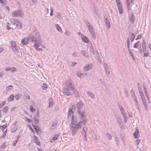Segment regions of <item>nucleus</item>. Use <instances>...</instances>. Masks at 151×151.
<instances>
[{"label":"nucleus","mask_w":151,"mask_h":151,"mask_svg":"<svg viewBox=\"0 0 151 151\" xmlns=\"http://www.w3.org/2000/svg\"><path fill=\"white\" fill-rule=\"evenodd\" d=\"M17 129V127H15L12 129L11 132L12 133H14L16 131Z\"/></svg>","instance_id":"nucleus-47"},{"label":"nucleus","mask_w":151,"mask_h":151,"mask_svg":"<svg viewBox=\"0 0 151 151\" xmlns=\"http://www.w3.org/2000/svg\"><path fill=\"white\" fill-rule=\"evenodd\" d=\"M103 65L104 67L105 70L107 69H109V67H108V65L106 63H104Z\"/></svg>","instance_id":"nucleus-48"},{"label":"nucleus","mask_w":151,"mask_h":151,"mask_svg":"<svg viewBox=\"0 0 151 151\" xmlns=\"http://www.w3.org/2000/svg\"><path fill=\"white\" fill-rule=\"evenodd\" d=\"M135 38V36L134 33H132V34L131 36L130 37V40L131 42H132Z\"/></svg>","instance_id":"nucleus-38"},{"label":"nucleus","mask_w":151,"mask_h":151,"mask_svg":"<svg viewBox=\"0 0 151 151\" xmlns=\"http://www.w3.org/2000/svg\"><path fill=\"white\" fill-rule=\"evenodd\" d=\"M84 105V104L81 101L78 103L76 104L77 112L79 114V118L81 119H86L87 116L85 110L82 109Z\"/></svg>","instance_id":"nucleus-3"},{"label":"nucleus","mask_w":151,"mask_h":151,"mask_svg":"<svg viewBox=\"0 0 151 151\" xmlns=\"http://www.w3.org/2000/svg\"><path fill=\"white\" fill-rule=\"evenodd\" d=\"M14 96L13 94L11 95L8 99V101L10 102L14 100Z\"/></svg>","instance_id":"nucleus-28"},{"label":"nucleus","mask_w":151,"mask_h":151,"mask_svg":"<svg viewBox=\"0 0 151 151\" xmlns=\"http://www.w3.org/2000/svg\"><path fill=\"white\" fill-rule=\"evenodd\" d=\"M14 29V27H12V28L11 27H9V26L7 25L6 27V29L9 30V29Z\"/></svg>","instance_id":"nucleus-61"},{"label":"nucleus","mask_w":151,"mask_h":151,"mask_svg":"<svg viewBox=\"0 0 151 151\" xmlns=\"http://www.w3.org/2000/svg\"><path fill=\"white\" fill-rule=\"evenodd\" d=\"M71 91L76 96L78 95L77 91L74 87V85L69 81L65 83V87L63 88V93L67 96H70L72 95Z\"/></svg>","instance_id":"nucleus-2"},{"label":"nucleus","mask_w":151,"mask_h":151,"mask_svg":"<svg viewBox=\"0 0 151 151\" xmlns=\"http://www.w3.org/2000/svg\"><path fill=\"white\" fill-rule=\"evenodd\" d=\"M86 93L92 99H95L96 98L95 95L91 92L89 91H86Z\"/></svg>","instance_id":"nucleus-14"},{"label":"nucleus","mask_w":151,"mask_h":151,"mask_svg":"<svg viewBox=\"0 0 151 151\" xmlns=\"http://www.w3.org/2000/svg\"><path fill=\"white\" fill-rule=\"evenodd\" d=\"M60 135V134L57 133V134L55 135L53 137L52 139L50 140V142L52 143L55 141L57 140L59 136Z\"/></svg>","instance_id":"nucleus-16"},{"label":"nucleus","mask_w":151,"mask_h":151,"mask_svg":"<svg viewBox=\"0 0 151 151\" xmlns=\"http://www.w3.org/2000/svg\"><path fill=\"white\" fill-rule=\"evenodd\" d=\"M22 97V95H20V94H17V95H16L15 96V98L18 101L19 100V99L21 98Z\"/></svg>","instance_id":"nucleus-34"},{"label":"nucleus","mask_w":151,"mask_h":151,"mask_svg":"<svg viewBox=\"0 0 151 151\" xmlns=\"http://www.w3.org/2000/svg\"><path fill=\"white\" fill-rule=\"evenodd\" d=\"M142 101L145 109L147 111L148 109V107L146 99L142 100Z\"/></svg>","instance_id":"nucleus-20"},{"label":"nucleus","mask_w":151,"mask_h":151,"mask_svg":"<svg viewBox=\"0 0 151 151\" xmlns=\"http://www.w3.org/2000/svg\"><path fill=\"white\" fill-rule=\"evenodd\" d=\"M132 97L134 101V104L135 105L139 104L138 101H137V98L135 95H133Z\"/></svg>","instance_id":"nucleus-24"},{"label":"nucleus","mask_w":151,"mask_h":151,"mask_svg":"<svg viewBox=\"0 0 151 151\" xmlns=\"http://www.w3.org/2000/svg\"><path fill=\"white\" fill-rule=\"evenodd\" d=\"M117 6L120 14H122L123 12V10L120 0H116Z\"/></svg>","instance_id":"nucleus-8"},{"label":"nucleus","mask_w":151,"mask_h":151,"mask_svg":"<svg viewBox=\"0 0 151 151\" xmlns=\"http://www.w3.org/2000/svg\"><path fill=\"white\" fill-rule=\"evenodd\" d=\"M81 53L85 58H87L88 57V53L86 51L82 50L81 51Z\"/></svg>","instance_id":"nucleus-23"},{"label":"nucleus","mask_w":151,"mask_h":151,"mask_svg":"<svg viewBox=\"0 0 151 151\" xmlns=\"http://www.w3.org/2000/svg\"><path fill=\"white\" fill-rule=\"evenodd\" d=\"M105 70V71L106 73L107 74L106 76L108 77H110V75L109 69Z\"/></svg>","instance_id":"nucleus-33"},{"label":"nucleus","mask_w":151,"mask_h":151,"mask_svg":"<svg viewBox=\"0 0 151 151\" xmlns=\"http://www.w3.org/2000/svg\"><path fill=\"white\" fill-rule=\"evenodd\" d=\"M127 47L128 50H129V38H128L127 39Z\"/></svg>","instance_id":"nucleus-43"},{"label":"nucleus","mask_w":151,"mask_h":151,"mask_svg":"<svg viewBox=\"0 0 151 151\" xmlns=\"http://www.w3.org/2000/svg\"><path fill=\"white\" fill-rule=\"evenodd\" d=\"M5 104L6 102L5 101H4L1 103L0 104V108H1Z\"/></svg>","instance_id":"nucleus-54"},{"label":"nucleus","mask_w":151,"mask_h":151,"mask_svg":"<svg viewBox=\"0 0 151 151\" xmlns=\"http://www.w3.org/2000/svg\"><path fill=\"white\" fill-rule=\"evenodd\" d=\"M81 39L82 41L86 43H88V42L89 40L88 38L85 36H83L81 37Z\"/></svg>","instance_id":"nucleus-21"},{"label":"nucleus","mask_w":151,"mask_h":151,"mask_svg":"<svg viewBox=\"0 0 151 151\" xmlns=\"http://www.w3.org/2000/svg\"><path fill=\"white\" fill-rule=\"evenodd\" d=\"M49 106L50 107L52 106L53 104V100L52 98H50L49 99Z\"/></svg>","instance_id":"nucleus-32"},{"label":"nucleus","mask_w":151,"mask_h":151,"mask_svg":"<svg viewBox=\"0 0 151 151\" xmlns=\"http://www.w3.org/2000/svg\"><path fill=\"white\" fill-rule=\"evenodd\" d=\"M33 107V106L32 105H31L30 106V110L32 112H33L35 111V109Z\"/></svg>","instance_id":"nucleus-49"},{"label":"nucleus","mask_w":151,"mask_h":151,"mask_svg":"<svg viewBox=\"0 0 151 151\" xmlns=\"http://www.w3.org/2000/svg\"><path fill=\"white\" fill-rule=\"evenodd\" d=\"M78 55V53L76 52H74L72 54V56L74 57H76Z\"/></svg>","instance_id":"nucleus-59"},{"label":"nucleus","mask_w":151,"mask_h":151,"mask_svg":"<svg viewBox=\"0 0 151 151\" xmlns=\"http://www.w3.org/2000/svg\"><path fill=\"white\" fill-rule=\"evenodd\" d=\"M117 120L118 123L120 125L122 124V122L120 118L119 117L117 118Z\"/></svg>","instance_id":"nucleus-39"},{"label":"nucleus","mask_w":151,"mask_h":151,"mask_svg":"<svg viewBox=\"0 0 151 151\" xmlns=\"http://www.w3.org/2000/svg\"><path fill=\"white\" fill-rule=\"evenodd\" d=\"M12 15L14 17H22L23 16V12L20 10H17L14 11L12 13Z\"/></svg>","instance_id":"nucleus-6"},{"label":"nucleus","mask_w":151,"mask_h":151,"mask_svg":"<svg viewBox=\"0 0 151 151\" xmlns=\"http://www.w3.org/2000/svg\"><path fill=\"white\" fill-rule=\"evenodd\" d=\"M8 107L7 106H6L4 107L2 110V111L4 113H6L8 111Z\"/></svg>","instance_id":"nucleus-35"},{"label":"nucleus","mask_w":151,"mask_h":151,"mask_svg":"<svg viewBox=\"0 0 151 151\" xmlns=\"http://www.w3.org/2000/svg\"><path fill=\"white\" fill-rule=\"evenodd\" d=\"M32 36L34 38L33 40L31 41V42L34 43V47H39L42 42L40 36L39 35H38L37 37H35L33 35H32Z\"/></svg>","instance_id":"nucleus-4"},{"label":"nucleus","mask_w":151,"mask_h":151,"mask_svg":"<svg viewBox=\"0 0 151 151\" xmlns=\"http://www.w3.org/2000/svg\"><path fill=\"white\" fill-rule=\"evenodd\" d=\"M107 26L108 29H109L110 27V24L109 21L108 20L107 18H106L104 20Z\"/></svg>","instance_id":"nucleus-19"},{"label":"nucleus","mask_w":151,"mask_h":151,"mask_svg":"<svg viewBox=\"0 0 151 151\" xmlns=\"http://www.w3.org/2000/svg\"><path fill=\"white\" fill-rule=\"evenodd\" d=\"M142 36V34H140L137 35V37L135 39V40H137L138 39H140L141 38Z\"/></svg>","instance_id":"nucleus-45"},{"label":"nucleus","mask_w":151,"mask_h":151,"mask_svg":"<svg viewBox=\"0 0 151 151\" xmlns=\"http://www.w3.org/2000/svg\"><path fill=\"white\" fill-rule=\"evenodd\" d=\"M93 66L92 64H89L86 65L83 68V70L85 71H87L91 69Z\"/></svg>","instance_id":"nucleus-12"},{"label":"nucleus","mask_w":151,"mask_h":151,"mask_svg":"<svg viewBox=\"0 0 151 151\" xmlns=\"http://www.w3.org/2000/svg\"><path fill=\"white\" fill-rule=\"evenodd\" d=\"M142 51L143 52H145L146 51V42L144 40L142 42Z\"/></svg>","instance_id":"nucleus-22"},{"label":"nucleus","mask_w":151,"mask_h":151,"mask_svg":"<svg viewBox=\"0 0 151 151\" xmlns=\"http://www.w3.org/2000/svg\"><path fill=\"white\" fill-rule=\"evenodd\" d=\"M68 119L69 120H71V121H72V120H74L73 112L71 108H70L69 109V111L68 112Z\"/></svg>","instance_id":"nucleus-10"},{"label":"nucleus","mask_w":151,"mask_h":151,"mask_svg":"<svg viewBox=\"0 0 151 151\" xmlns=\"http://www.w3.org/2000/svg\"><path fill=\"white\" fill-rule=\"evenodd\" d=\"M139 42L138 41L134 44L133 47L134 48H137L139 45Z\"/></svg>","instance_id":"nucleus-41"},{"label":"nucleus","mask_w":151,"mask_h":151,"mask_svg":"<svg viewBox=\"0 0 151 151\" xmlns=\"http://www.w3.org/2000/svg\"><path fill=\"white\" fill-rule=\"evenodd\" d=\"M50 15L51 16H52L53 15V12L54 9L52 7H51L50 8Z\"/></svg>","instance_id":"nucleus-46"},{"label":"nucleus","mask_w":151,"mask_h":151,"mask_svg":"<svg viewBox=\"0 0 151 151\" xmlns=\"http://www.w3.org/2000/svg\"><path fill=\"white\" fill-rule=\"evenodd\" d=\"M4 50V48L2 47H0V53H2Z\"/></svg>","instance_id":"nucleus-60"},{"label":"nucleus","mask_w":151,"mask_h":151,"mask_svg":"<svg viewBox=\"0 0 151 151\" xmlns=\"http://www.w3.org/2000/svg\"><path fill=\"white\" fill-rule=\"evenodd\" d=\"M128 51H129V53L130 55L132 57L133 59V60H134V55H133V54L130 50H128Z\"/></svg>","instance_id":"nucleus-50"},{"label":"nucleus","mask_w":151,"mask_h":151,"mask_svg":"<svg viewBox=\"0 0 151 151\" xmlns=\"http://www.w3.org/2000/svg\"><path fill=\"white\" fill-rule=\"evenodd\" d=\"M135 17L133 14H132L130 18V20L131 22L133 24L134 22Z\"/></svg>","instance_id":"nucleus-29"},{"label":"nucleus","mask_w":151,"mask_h":151,"mask_svg":"<svg viewBox=\"0 0 151 151\" xmlns=\"http://www.w3.org/2000/svg\"><path fill=\"white\" fill-rule=\"evenodd\" d=\"M139 132L138 129L135 130V132L134 133V136L136 139H137L139 137Z\"/></svg>","instance_id":"nucleus-17"},{"label":"nucleus","mask_w":151,"mask_h":151,"mask_svg":"<svg viewBox=\"0 0 151 151\" xmlns=\"http://www.w3.org/2000/svg\"><path fill=\"white\" fill-rule=\"evenodd\" d=\"M87 25H88V29L90 32V33L94 31V30L93 27V26L89 22H88Z\"/></svg>","instance_id":"nucleus-15"},{"label":"nucleus","mask_w":151,"mask_h":151,"mask_svg":"<svg viewBox=\"0 0 151 151\" xmlns=\"http://www.w3.org/2000/svg\"><path fill=\"white\" fill-rule=\"evenodd\" d=\"M34 137H35V141L34 142L35 143L38 145H40V143L37 139V137L35 135L34 136Z\"/></svg>","instance_id":"nucleus-31"},{"label":"nucleus","mask_w":151,"mask_h":151,"mask_svg":"<svg viewBox=\"0 0 151 151\" xmlns=\"http://www.w3.org/2000/svg\"><path fill=\"white\" fill-rule=\"evenodd\" d=\"M6 131V130L4 132H3V135L1 137H0L3 138L5 137L6 135L5 132Z\"/></svg>","instance_id":"nucleus-56"},{"label":"nucleus","mask_w":151,"mask_h":151,"mask_svg":"<svg viewBox=\"0 0 151 151\" xmlns=\"http://www.w3.org/2000/svg\"><path fill=\"white\" fill-rule=\"evenodd\" d=\"M82 130L83 132V134L84 136V137L85 138L86 141L87 140V139L86 137V132L88 130V128L87 127L84 126L83 127Z\"/></svg>","instance_id":"nucleus-13"},{"label":"nucleus","mask_w":151,"mask_h":151,"mask_svg":"<svg viewBox=\"0 0 151 151\" xmlns=\"http://www.w3.org/2000/svg\"><path fill=\"white\" fill-rule=\"evenodd\" d=\"M33 126V127L34 128V129H35V131L36 132H37L39 130L38 129V127L36 126H35V125H34Z\"/></svg>","instance_id":"nucleus-52"},{"label":"nucleus","mask_w":151,"mask_h":151,"mask_svg":"<svg viewBox=\"0 0 151 151\" xmlns=\"http://www.w3.org/2000/svg\"><path fill=\"white\" fill-rule=\"evenodd\" d=\"M12 24L14 26V29L17 27L20 29L22 28V23L16 19H14V21L12 22Z\"/></svg>","instance_id":"nucleus-7"},{"label":"nucleus","mask_w":151,"mask_h":151,"mask_svg":"<svg viewBox=\"0 0 151 151\" xmlns=\"http://www.w3.org/2000/svg\"><path fill=\"white\" fill-rule=\"evenodd\" d=\"M57 125V123L56 122H54L53 124L52 125V127L53 128H55Z\"/></svg>","instance_id":"nucleus-53"},{"label":"nucleus","mask_w":151,"mask_h":151,"mask_svg":"<svg viewBox=\"0 0 151 151\" xmlns=\"http://www.w3.org/2000/svg\"><path fill=\"white\" fill-rule=\"evenodd\" d=\"M90 47V51L92 53L93 55L95 54V51L94 50L93 47L92 45H91L89 46Z\"/></svg>","instance_id":"nucleus-26"},{"label":"nucleus","mask_w":151,"mask_h":151,"mask_svg":"<svg viewBox=\"0 0 151 151\" xmlns=\"http://www.w3.org/2000/svg\"><path fill=\"white\" fill-rule=\"evenodd\" d=\"M136 107L137 108L138 111H139L140 104H139L135 105Z\"/></svg>","instance_id":"nucleus-58"},{"label":"nucleus","mask_w":151,"mask_h":151,"mask_svg":"<svg viewBox=\"0 0 151 151\" xmlns=\"http://www.w3.org/2000/svg\"><path fill=\"white\" fill-rule=\"evenodd\" d=\"M47 87V86L45 83H43V84L42 88L43 90H46Z\"/></svg>","instance_id":"nucleus-40"},{"label":"nucleus","mask_w":151,"mask_h":151,"mask_svg":"<svg viewBox=\"0 0 151 151\" xmlns=\"http://www.w3.org/2000/svg\"><path fill=\"white\" fill-rule=\"evenodd\" d=\"M34 122L35 124H37L39 122V119L36 117H34Z\"/></svg>","instance_id":"nucleus-55"},{"label":"nucleus","mask_w":151,"mask_h":151,"mask_svg":"<svg viewBox=\"0 0 151 151\" xmlns=\"http://www.w3.org/2000/svg\"><path fill=\"white\" fill-rule=\"evenodd\" d=\"M34 37L32 35H29L27 37L24 38L21 41V43L23 45H27L29 43L31 42V41L33 40Z\"/></svg>","instance_id":"nucleus-5"},{"label":"nucleus","mask_w":151,"mask_h":151,"mask_svg":"<svg viewBox=\"0 0 151 151\" xmlns=\"http://www.w3.org/2000/svg\"><path fill=\"white\" fill-rule=\"evenodd\" d=\"M139 94L141 96V98L142 100L145 99V97L144 96V94L142 92L140 93H139Z\"/></svg>","instance_id":"nucleus-37"},{"label":"nucleus","mask_w":151,"mask_h":151,"mask_svg":"<svg viewBox=\"0 0 151 151\" xmlns=\"http://www.w3.org/2000/svg\"><path fill=\"white\" fill-rule=\"evenodd\" d=\"M64 34L68 37H69L70 35V32L68 31H66L65 32Z\"/></svg>","instance_id":"nucleus-42"},{"label":"nucleus","mask_w":151,"mask_h":151,"mask_svg":"<svg viewBox=\"0 0 151 151\" xmlns=\"http://www.w3.org/2000/svg\"><path fill=\"white\" fill-rule=\"evenodd\" d=\"M4 74V73L3 72L1 71L0 73V77H1L2 76H3Z\"/></svg>","instance_id":"nucleus-63"},{"label":"nucleus","mask_w":151,"mask_h":151,"mask_svg":"<svg viewBox=\"0 0 151 151\" xmlns=\"http://www.w3.org/2000/svg\"><path fill=\"white\" fill-rule=\"evenodd\" d=\"M119 108L120 111V112L124 118V122L126 123L127 122V115L126 114L125 111L122 106H119Z\"/></svg>","instance_id":"nucleus-9"},{"label":"nucleus","mask_w":151,"mask_h":151,"mask_svg":"<svg viewBox=\"0 0 151 151\" xmlns=\"http://www.w3.org/2000/svg\"><path fill=\"white\" fill-rule=\"evenodd\" d=\"M13 88V86L12 85H9L7 86L6 88V91H10Z\"/></svg>","instance_id":"nucleus-30"},{"label":"nucleus","mask_w":151,"mask_h":151,"mask_svg":"<svg viewBox=\"0 0 151 151\" xmlns=\"http://www.w3.org/2000/svg\"><path fill=\"white\" fill-rule=\"evenodd\" d=\"M18 142V139H16L13 142L12 145L14 146H15L16 145V144Z\"/></svg>","instance_id":"nucleus-51"},{"label":"nucleus","mask_w":151,"mask_h":151,"mask_svg":"<svg viewBox=\"0 0 151 151\" xmlns=\"http://www.w3.org/2000/svg\"><path fill=\"white\" fill-rule=\"evenodd\" d=\"M81 120L78 122L74 120H72L70 126V128L72 132V135L73 136H74L78 132L79 129H80L82 126L85 125L87 122L88 119H81Z\"/></svg>","instance_id":"nucleus-1"},{"label":"nucleus","mask_w":151,"mask_h":151,"mask_svg":"<svg viewBox=\"0 0 151 151\" xmlns=\"http://www.w3.org/2000/svg\"><path fill=\"white\" fill-rule=\"evenodd\" d=\"M106 137L109 140L112 139V137L110 134L107 133L106 134Z\"/></svg>","instance_id":"nucleus-44"},{"label":"nucleus","mask_w":151,"mask_h":151,"mask_svg":"<svg viewBox=\"0 0 151 151\" xmlns=\"http://www.w3.org/2000/svg\"><path fill=\"white\" fill-rule=\"evenodd\" d=\"M90 33L91 34L93 39H95L96 38V35L95 34V31H93V32H91Z\"/></svg>","instance_id":"nucleus-36"},{"label":"nucleus","mask_w":151,"mask_h":151,"mask_svg":"<svg viewBox=\"0 0 151 151\" xmlns=\"http://www.w3.org/2000/svg\"><path fill=\"white\" fill-rule=\"evenodd\" d=\"M11 70L12 72H13L14 71H16L17 70V69L15 68L12 67V68H11Z\"/></svg>","instance_id":"nucleus-57"},{"label":"nucleus","mask_w":151,"mask_h":151,"mask_svg":"<svg viewBox=\"0 0 151 151\" xmlns=\"http://www.w3.org/2000/svg\"><path fill=\"white\" fill-rule=\"evenodd\" d=\"M76 75L77 76L80 78H83V73H81L79 71H77L76 72Z\"/></svg>","instance_id":"nucleus-18"},{"label":"nucleus","mask_w":151,"mask_h":151,"mask_svg":"<svg viewBox=\"0 0 151 151\" xmlns=\"http://www.w3.org/2000/svg\"><path fill=\"white\" fill-rule=\"evenodd\" d=\"M56 17L59 19H60L61 18V14L59 12H57L56 13Z\"/></svg>","instance_id":"nucleus-27"},{"label":"nucleus","mask_w":151,"mask_h":151,"mask_svg":"<svg viewBox=\"0 0 151 151\" xmlns=\"http://www.w3.org/2000/svg\"><path fill=\"white\" fill-rule=\"evenodd\" d=\"M71 63V66L72 67H74L77 64V63L75 62H72Z\"/></svg>","instance_id":"nucleus-62"},{"label":"nucleus","mask_w":151,"mask_h":151,"mask_svg":"<svg viewBox=\"0 0 151 151\" xmlns=\"http://www.w3.org/2000/svg\"><path fill=\"white\" fill-rule=\"evenodd\" d=\"M25 99L27 100H29L30 99V97L29 96L27 95V96H25Z\"/></svg>","instance_id":"nucleus-64"},{"label":"nucleus","mask_w":151,"mask_h":151,"mask_svg":"<svg viewBox=\"0 0 151 151\" xmlns=\"http://www.w3.org/2000/svg\"><path fill=\"white\" fill-rule=\"evenodd\" d=\"M11 44L13 51H16L18 52V48L16 46V44L15 42L13 41H12L11 42Z\"/></svg>","instance_id":"nucleus-11"},{"label":"nucleus","mask_w":151,"mask_h":151,"mask_svg":"<svg viewBox=\"0 0 151 151\" xmlns=\"http://www.w3.org/2000/svg\"><path fill=\"white\" fill-rule=\"evenodd\" d=\"M55 26L56 28L57 29L58 31L60 32H62V31L61 28L58 24H55Z\"/></svg>","instance_id":"nucleus-25"}]
</instances>
